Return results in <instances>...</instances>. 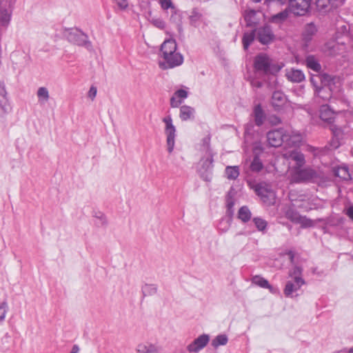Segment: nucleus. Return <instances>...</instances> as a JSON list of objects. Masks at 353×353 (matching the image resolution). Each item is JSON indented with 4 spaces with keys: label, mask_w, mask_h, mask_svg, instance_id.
I'll list each match as a JSON object with an SVG mask.
<instances>
[{
    "label": "nucleus",
    "mask_w": 353,
    "mask_h": 353,
    "mask_svg": "<svg viewBox=\"0 0 353 353\" xmlns=\"http://www.w3.org/2000/svg\"><path fill=\"white\" fill-rule=\"evenodd\" d=\"M254 68L256 74L267 75L277 73L281 68L273 64L267 54L261 53L254 58Z\"/></svg>",
    "instance_id": "nucleus-1"
},
{
    "label": "nucleus",
    "mask_w": 353,
    "mask_h": 353,
    "mask_svg": "<svg viewBox=\"0 0 353 353\" xmlns=\"http://www.w3.org/2000/svg\"><path fill=\"white\" fill-rule=\"evenodd\" d=\"M63 36L70 43L74 45L83 46L88 49L92 47L88 36L79 29H66L63 32Z\"/></svg>",
    "instance_id": "nucleus-2"
},
{
    "label": "nucleus",
    "mask_w": 353,
    "mask_h": 353,
    "mask_svg": "<svg viewBox=\"0 0 353 353\" xmlns=\"http://www.w3.org/2000/svg\"><path fill=\"white\" fill-rule=\"evenodd\" d=\"M253 189L264 203L269 205L274 203L275 194L269 184L259 183L254 185Z\"/></svg>",
    "instance_id": "nucleus-3"
},
{
    "label": "nucleus",
    "mask_w": 353,
    "mask_h": 353,
    "mask_svg": "<svg viewBox=\"0 0 353 353\" xmlns=\"http://www.w3.org/2000/svg\"><path fill=\"white\" fill-rule=\"evenodd\" d=\"M165 123V134L166 135V143L168 146V152L172 153L175 144L176 128L172 123V119L168 115L163 119Z\"/></svg>",
    "instance_id": "nucleus-4"
},
{
    "label": "nucleus",
    "mask_w": 353,
    "mask_h": 353,
    "mask_svg": "<svg viewBox=\"0 0 353 353\" xmlns=\"http://www.w3.org/2000/svg\"><path fill=\"white\" fill-rule=\"evenodd\" d=\"M319 80L321 84L327 88L332 97L340 92L341 83L339 79L324 73L321 74Z\"/></svg>",
    "instance_id": "nucleus-5"
},
{
    "label": "nucleus",
    "mask_w": 353,
    "mask_h": 353,
    "mask_svg": "<svg viewBox=\"0 0 353 353\" xmlns=\"http://www.w3.org/2000/svg\"><path fill=\"white\" fill-rule=\"evenodd\" d=\"M214 153H205L201 159V168L199 170L201 176L206 181L212 179V170L213 168Z\"/></svg>",
    "instance_id": "nucleus-6"
},
{
    "label": "nucleus",
    "mask_w": 353,
    "mask_h": 353,
    "mask_svg": "<svg viewBox=\"0 0 353 353\" xmlns=\"http://www.w3.org/2000/svg\"><path fill=\"white\" fill-rule=\"evenodd\" d=\"M319 178L317 172L311 168L297 169L292 175L296 183L313 182Z\"/></svg>",
    "instance_id": "nucleus-7"
},
{
    "label": "nucleus",
    "mask_w": 353,
    "mask_h": 353,
    "mask_svg": "<svg viewBox=\"0 0 353 353\" xmlns=\"http://www.w3.org/2000/svg\"><path fill=\"white\" fill-rule=\"evenodd\" d=\"M256 39L263 45H268L275 39L272 28L269 25H265L255 30Z\"/></svg>",
    "instance_id": "nucleus-8"
},
{
    "label": "nucleus",
    "mask_w": 353,
    "mask_h": 353,
    "mask_svg": "<svg viewBox=\"0 0 353 353\" xmlns=\"http://www.w3.org/2000/svg\"><path fill=\"white\" fill-rule=\"evenodd\" d=\"M266 138L270 147H280L283 143H285V129L279 128L270 130L267 133Z\"/></svg>",
    "instance_id": "nucleus-9"
},
{
    "label": "nucleus",
    "mask_w": 353,
    "mask_h": 353,
    "mask_svg": "<svg viewBox=\"0 0 353 353\" xmlns=\"http://www.w3.org/2000/svg\"><path fill=\"white\" fill-rule=\"evenodd\" d=\"M311 0H290L289 10L294 14L304 16L309 10Z\"/></svg>",
    "instance_id": "nucleus-10"
},
{
    "label": "nucleus",
    "mask_w": 353,
    "mask_h": 353,
    "mask_svg": "<svg viewBox=\"0 0 353 353\" xmlns=\"http://www.w3.org/2000/svg\"><path fill=\"white\" fill-rule=\"evenodd\" d=\"M209 341V335L203 334L195 339L191 343H190L187 346V350L189 352L198 353L208 345Z\"/></svg>",
    "instance_id": "nucleus-11"
},
{
    "label": "nucleus",
    "mask_w": 353,
    "mask_h": 353,
    "mask_svg": "<svg viewBox=\"0 0 353 353\" xmlns=\"http://www.w3.org/2000/svg\"><path fill=\"white\" fill-rule=\"evenodd\" d=\"M350 42L344 41V40H336L335 43H327V48L330 50V54L332 56H336L337 54H341L343 52H345L348 47L352 48L353 49V42L350 43Z\"/></svg>",
    "instance_id": "nucleus-12"
},
{
    "label": "nucleus",
    "mask_w": 353,
    "mask_h": 353,
    "mask_svg": "<svg viewBox=\"0 0 353 353\" xmlns=\"http://www.w3.org/2000/svg\"><path fill=\"white\" fill-rule=\"evenodd\" d=\"M165 60V63L162 67L163 69L173 68L174 67L181 65L183 62V57L180 52L174 50V52L171 53L170 55L163 56Z\"/></svg>",
    "instance_id": "nucleus-13"
},
{
    "label": "nucleus",
    "mask_w": 353,
    "mask_h": 353,
    "mask_svg": "<svg viewBox=\"0 0 353 353\" xmlns=\"http://www.w3.org/2000/svg\"><path fill=\"white\" fill-rule=\"evenodd\" d=\"M302 141V135L297 132H288L285 130V143L287 146L297 147Z\"/></svg>",
    "instance_id": "nucleus-14"
},
{
    "label": "nucleus",
    "mask_w": 353,
    "mask_h": 353,
    "mask_svg": "<svg viewBox=\"0 0 353 353\" xmlns=\"http://www.w3.org/2000/svg\"><path fill=\"white\" fill-rule=\"evenodd\" d=\"M319 117L323 121L332 124L334 121V112L327 105H323L320 108Z\"/></svg>",
    "instance_id": "nucleus-15"
},
{
    "label": "nucleus",
    "mask_w": 353,
    "mask_h": 353,
    "mask_svg": "<svg viewBox=\"0 0 353 353\" xmlns=\"http://www.w3.org/2000/svg\"><path fill=\"white\" fill-rule=\"evenodd\" d=\"M285 157L288 159L294 161L299 168L303 166L305 163L304 154L297 150L290 151L285 154Z\"/></svg>",
    "instance_id": "nucleus-16"
},
{
    "label": "nucleus",
    "mask_w": 353,
    "mask_h": 353,
    "mask_svg": "<svg viewBox=\"0 0 353 353\" xmlns=\"http://www.w3.org/2000/svg\"><path fill=\"white\" fill-rule=\"evenodd\" d=\"M176 43L174 39H170L165 40L161 46V52L163 56L170 55L171 53L176 50Z\"/></svg>",
    "instance_id": "nucleus-17"
},
{
    "label": "nucleus",
    "mask_w": 353,
    "mask_h": 353,
    "mask_svg": "<svg viewBox=\"0 0 353 353\" xmlns=\"http://www.w3.org/2000/svg\"><path fill=\"white\" fill-rule=\"evenodd\" d=\"M344 40L348 42L351 41V37L350 35V26L342 25L337 28L335 33V40Z\"/></svg>",
    "instance_id": "nucleus-18"
},
{
    "label": "nucleus",
    "mask_w": 353,
    "mask_h": 353,
    "mask_svg": "<svg viewBox=\"0 0 353 353\" xmlns=\"http://www.w3.org/2000/svg\"><path fill=\"white\" fill-rule=\"evenodd\" d=\"M252 116L256 125L259 127L263 124L265 119V114L261 104L254 106Z\"/></svg>",
    "instance_id": "nucleus-19"
},
{
    "label": "nucleus",
    "mask_w": 353,
    "mask_h": 353,
    "mask_svg": "<svg viewBox=\"0 0 353 353\" xmlns=\"http://www.w3.org/2000/svg\"><path fill=\"white\" fill-rule=\"evenodd\" d=\"M285 102L286 97L282 92L275 91L273 92L271 103L275 109H279L285 103Z\"/></svg>",
    "instance_id": "nucleus-20"
},
{
    "label": "nucleus",
    "mask_w": 353,
    "mask_h": 353,
    "mask_svg": "<svg viewBox=\"0 0 353 353\" xmlns=\"http://www.w3.org/2000/svg\"><path fill=\"white\" fill-rule=\"evenodd\" d=\"M137 353H159V347L150 343H139L136 347Z\"/></svg>",
    "instance_id": "nucleus-21"
},
{
    "label": "nucleus",
    "mask_w": 353,
    "mask_h": 353,
    "mask_svg": "<svg viewBox=\"0 0 353 353\" xmlns=\"http://www.w3.org/2000/svg\"><path fill=\"white\" fill-rule=\"evenodd\" d=\"M288 79L292 82L300 83L305 79V75L301 70L292 69L286 73Z\"/></svg>",
    "instance_id": "nucleus-22"
},
{
    "label": "nucleus",
    "mask_w": 353,
    "mask_h": 353,
    "mask_svg": "<svg viewBox=\"0 0 353 353\" xmlns=\"http://www.w3.org/2000/svg\"><path fill=\"white\" fill-rule=\"evenodd\" d=\"M333 173L334 176L343 179L349 180L350 179V174L349 172L348 168L346 166H338L333 168Z\"/></svg>",
    "instance_id": "nucleus-23"
},
{
    "label": "nucleus",
    "mask_w": 353,
    "mask_h": 353,
    "mask_svg": "<svg viewBox=\"0 0 353 353\" xmlns=\"http://www.w3.org/2000/svg\"><path fill=\"white\" fill-rule=\"evenodd\" d=\"M316 4L319 10L326 12L336 6V0H316Z\"/></svg>",
    "instance_id": "nucleus-24"
},
{
    "label": "nucleus",
    "mask_w": 353,
    "mask_h": 353,
    "mask_svg": "<svg viewBox=\"0 0 353 353\" xmlns=\"http://www.w3.org/2000/svg\"><path fill=\"white\" fill-rule=\"evenodd\" d=\"M252 217V212L246 205L241 207L238 211L237 218L243 223L248 222Z\"/></svg>",
    "instance_id": "nucleus-25"
},
{
    "label": "nucleus",
    "mask_w": 353,
    "mask_h": 353,
    "mask_svg": "<svg viewBox=\"0 0 353 353\" xmlns=\"http://www.w3.org/2000/svg\"><path fill=\"white\" fill-rule=\"evenodd\" d=\"M194 109L188 105H182L180 108V118L182 121H187L194 117Z\"/></svg>",
    "instance_id": "nucleus-26"
},
{
    "label": "nucleus",
    "mask_w": 353,
    "mask_h": 353,
    "mask_svg": "<svg viewBox=\"0 0 353 353\" xmlns=\"http://www.w3.org/2000/svg\"><path fill=\"white\" fill-rule=\"evenodd\" d=\"M37 96L38 98V102L41 105L46 103L50 99L49 91L46 87H40L37 90Z\"/></svg>",
    "instance_id": "nucleus-27"
},
{
    "label": "nucleus",
    "mask_w": 353,
    "mask_h": 353,
    "mask_svg": "<svg viewBox=\"0 0 353 353\" xmlns=\"http://www.w3.org/2000/svg\"><path fill=\"white\" fill-rule=\"evenodd\" d=\"M303 284H300L298 281H288L286 283L284 294L286 296H290L294 292H296Z\"/></svg>",
    "instance_id": "nucleus-28"
},
{
    "label": "nucleus",
    "mask_w": 353,
    "mask_h": 353,
    "mask_svg": "<svg viewBox=\"0 0 353 353\" xmlns=\"http://www.w3.org/2000/svg\"><path fill=\"white\" fill-rule=\"evenodd\" d=\"M291 219L296 223H300L303 228H309L314 225L312 220L300 214H295V216L292 217Z\"/></svg>",
    "instance_id": "nucleus-29"
},
{
    "label": "nucleus",
    "mask_w": 353,
    "mask_h": 353,
    "mask_svg": "<svg viewBox=\"0 0 353 353\" xmlns=\"http://www.w3.org/2000/svg\"><path fill=\"white\" fill-rule=\"evenodd\" d=\"M255 37H256L255 30L243 34L242 42L245 50L248 49L249 46L254 41Z\"/></svg>",
    "instance_id": "nucleus-30"
},
{
    "label": "nucleus",
    "mask_w": 353,
    "mask_h": 353,
    "mask_svg": "<svg viewBox=\"0 0 353 353\" xmlns=\"http://www.w3.org/2000/svg\"><path fill=\"white\" fill-rule=\"evenodd\" d=\"M306 65L308 68L319 72L321 70V65L314 56L310 55L305 60Z\"/></svg>",
    "instance_id": "nucleus-31"
},
{
    "label": "nucleus",
    "mask_w": 353,
    "mask_h": 353,
    "mask_svg": "<svg viewBox=\"0 0 353 353\" xmlns=\"http://www.w3.org/2000/svg\"><path fill=\"white\" fill-rule=\"evenodd\" d=\"M316 26L310 23L307 24L305 30L303 32V39L305 42H308L312 39V36L316 33Z\"/></svg>",
    "instance_id": "nucleus-32"
},
{
    "label": "nucleus",
    "mask_w": 353,
    "mask_h": 353,
    "mask_svg": "<svg viewBox=\"0 0 353 353\" xmlns=\"http://www.w3.org/2000/svg\"><path fill=\"white\" fill-rule=\"evenodd\" d=\"M302 268L299 266H295L292 270L290 272L289 276L292 277L294 281H298V283L305 284L304 279L301 277Z\"/></svg>",
    "instance_id": "nucleus-33"
},
{
    "label": "nucleus",
    "mask_w": 353,
    "mask_h": 353,
    "mask_svg": "<svg viewBox=\"0 0 353 353\" xmlns=\"http://www.w3.org/2000/svg\"><path fill=\"white\" fill-rule=\"evenodd\" d=\"M225 173L229 180H235L239 176V168L238 166H227Z\"/></svg>",
    "instance_id": "nucleus-34"
},
{
    "label": "nucleus",
    "mask_w": 353,
    "mask_h": 353,
    "mask_svg": "<svg viewBox=\"0 0 353 353\" xmlns=\"http://www.w3.org/2000/svg\"><path fill=\"white\" fill-rule=\"evenodd\" d=\"M330 91L327 88H325L322 84L320 83V87L315 91L316 94L323 101H329L332 96L329 92Z\"/></svg>",
    "instance_id": "nucleus-35"
},
{
    "label": "nucleus",
    "mask_w": 353,
    "mask_h": 353,
    "mask_svg": "<svg viewBox=\"0 0 353 353\" xmlns=\"http://www.w3.org/2000/svg\"><path fill=\"white\" fill-rule=\"evenodd\" d=\"M252 221L258 231L261 232L262 233H265L266 232L268 222L265 219L261 217H254L253 218Z\"/></svg>",
    "instance_id": "nucleus-36"
},
{
    "label": "nucleus",
    "mask_w": 353,
    "mask_h": 353,
    "mask_svg": "<svg viewBox=\"0 0 353 353\" xmlns=\"http://www.w3.org/2000/svg\"><path fill=\"white\" fill-rule=\"evenodd\" d=\"M252 283L263 288H266V289H269V290H272V286L269 283V282L268 281V280H266L265 279L261 277V276H254L253 278H252Z\"/></svg>",
    "instance_id": "nucleus-37"
},
{
    "label": "nucleus",
    "mask_w": 353,
    "mask_h": 353,
    "mask_svg": "<svg viewBox=\"0 0 353 353\" xmlns=\"http://www.w3.org/2000/svg\"><path fill=\"white\" fill-rule=\"evenodd\" d=\"M201 17L202 14L199 13L196 9H193L191 14L189 17L190 25L194 27H197L199 26V21L201 19Z\"/></svg>",
    "instance_id": "nucleus-38"
},
{
    "label": "nucleus",
    "mask_w": 353,
    "mask_h": 353,
    "mask_svg": "<svg viewBox=\"0 0 353 353\" xmlns=\"http://www.w3.org/2000/svg\"><path fill=\"white\" fill-rule=\"evenodd\" d=\"M141 290L144 296H152L157 293V287L154 284H145Z\"/></svg>",
    "instance_id": "nucleus-39"
},
{
    "label": "nucleus",
    "mask_w": 353,
    "mask_h": 353,
    "mask_svg": "<svg viewBox=\"0 0 353 353\" xmlns=\"http://www.w3.org/2000/svg\"><path fill=\"white\" fill-rule=\"evenodd\" d=\"M228 341V336L225 334H219L216 336L212 341V345L216 348L220 345H225Z\"/></svg>",
    "instance_id": "nucleus-40"
},
{
    "label": "nucleus",
    "mask_w": 353,
    "mask_h": 353,
    "mask_svg": "<svg viewBox=\"0 0 353 353\" xmlns=\"http://www.w3.org/2000/svg\"><path fill=\"white\" fill-rule=\"evenodd\" d=\"M11 18V12L8 9H0V23L3 26H7Z\"/></svg>",
    "instance_id": "nucleus-41"
},
{
    "label": "nucleus",
    "mask_w": 353,
    "mask_h": 353,
    "mask_svg": "<svg viewBox=\"0 0 353 353\" xmlns=\"http://www.w3.org/2000/svg\"><path fill=\"white\" fill-rule=\"evenodd\" d=\"M263 168V165L260 158L257 156H255L250 163V168L252 172H259Z\"/></svg>",
    "instance_id": "nucleus-42"
},
{
    "label": "nucleus",
    "mask_w": 353,
    "mask_h": 353,
    "mask_svg": "<svg viewBox=\"0 0 353 353\" xmlns=\"http://www.w3.org/2000/svg\"><path fill=\"white\" fill-rule=\"evenodd\" d=\"M226 216H228V218L226 219L225 228H221L222 232H226L229 230L232 222V218L234 212V208H230L229 207H226Z\"/></svg>",
    "instance_id": "nucleus-43"
},
{
    "label": "nucleus",
    "mask_w": 353,
    "mask_h": 353,
    "mask_svg": "<svg viewBox=\"0 0 353 353\" xmlns=\"http://www.w3.org/2000/svg\"><path fill=\"white\" fill-rule=\"evenodd\" d=\"M255 16L256 12L253 10H250L245 12L244 19L246 21L247 26H252L256 23Z\"/></svg>",
    "instance_id": "nucleus-44"
},
{
    "label": "nucleus",
    "mask_w": 353,
    "mask_h": 353,
    "mask_svg": "<svg viewBox=\"0 0 353 353\" xmlns=\"http://www.w3.org/2000/svg\"><path fill=\"white\" fill-rule=\"evenodd\" d=\"M6 94L7 92L4 84L1 81H0V107L4 112L6 111L5 108L6 102L7 101Z\"/></svg>",
    "instance_id": "nucleus-45"
},
{
    "label": "nucleus",
    "mask_w": 353,
    "mask_h": 353,
    "mask_svg": "<svg viewBox=\"0 0 353 353\" xmlns=\"http://www.w3.org/2000/svg\"><path fill=\"white\" fill-rule=\"evenodd\" d=\"M288 12L286 10L282 11L279 13H277L276 14L273 15L271 17V21L273 23H279L285 20L288 17Z\"/></svg>",
    "instance_id": "nucleus-46"
},
{
    "label": "nucleus",
    "mask_w": 353,
    "mask_h": 353,
    "mask_svg": "<svg viewBox=\"0 0 353 353\" xmlns=\"http://www.w3.org/2000/svg\"><path fill=\"white\" fill-rule=\"evenodd\" d=\"M211 137L208 134L202 139V148L205 153H213L210 147Z\"/></svg>",
    "instance_id": "nucleus-47"
},
{
    "label": "nucleus",
    "mask_w": 353,
    "mask_h": 353,
    "mask_svg": "<svg viewBox=\"0 0 353 353\" xmlns=\"http://www.w3.org/2000/svg\"><path fill=\"white\" fill-rule=\"evenodd\" d=\"M94 217L97 219L95 224L98 227L105 226L107 225L108 221H107V219H106L105 216L104 215V214H103L101 212L96 213Z\"/></svg>",
    "instance_id": "nucleus-48"
},
{
    "label": "nucleus",
    "mask_w": 353,
    "mask_h": 353,
    "mask_svg": "<svg viewBox=\"0 0 353 353\" xmlns=\"http://www.w3.org/2000/svg\"><path fill=\"white\" fill-rule=\"evenodd\" d=\"M8 310V303L6 301L0 303V323L5 320Z\"/></svg>",
    "instance_id": "nucleus-49"
},
{
    "label": "nucleus",
    "mask_w": 353,
    "mask_h": 353,
    "mask_svg": "<svg viewBox=\"0 0 353 353\" xmlns=\"http://www.w3.org/2000/svg\"><path fill=\"white\" fill-rule=\"evenodd\" d=\"M170 19L177 23L178 30L180 33L182 32L183 28L181 23L180 14H178L177 12L174 11V14L171 15Z\"/></svg>",
    "instance_id": "nucleus-50"
},
{
    "label": "nucleus",
    "mask_w": 353,
    "mask_h": 353,
    "mask_svg": "<svg viewBox=\"0 0 353 353\" xmlns=\"http://www.w3.org/2000/svg\"><path fill=\"white\" fill-rule=\"evenodd\" d=\"M225 201H226V207H229L230 208H234V199L230 192H228V194L226 195Z\"/></svg>",
    "instance_id": "nucleus-51"
},
{
    "label": "nucleus",
    "mask_w": 353,
    "mask_h": 353,
    "mask_svg": "<svg viewBox=\"0 0 353 353\" xmlns=\"http://www.w3.org/2000/svg\"><path fill=\"white\" fill-rule=\"evenodd\" d=\"M161 8L163 10H168V8H174L171 0H159Z\"/></svg>",
    "instance_id": "nucleus-52"
},
{
    "label": "nucleus",
    "mask_w": 353,
    "mask_h": 353,
    "mask_svg": "<svg viewBox=\"0 0 353 353\" xmlns=\"http://www.w3.org/2000/svg\"><path fill=\"white\" fill-rule=\"evenodd\" d=\"M174 95L175 97H176L178 99H186L188 97V92L185 90H183V89H180V90H176L174 93Z\"/></svg>",
    "instance_id": "nucleus-53"
},
{
    "label": "nucleus",
    "mask_w": 353,
    "mask_h": 353,
    "mask_svg": "<svg viewBox=\"0 0 353 353\" xmlns=\"http://www.w3.org/2000/svg\"><path fill=\"white\" fill-rule=\"evenodd\" d=\"M182 103V101L175 97L174 94L170 99V105L172 108H177Z\"/></svg>",
    "instance_id": "nucleus-54"
},
{
    "label": "nucleus",
    "mask_w": 353,
    "mask_h": 353,
    "mask_svg": "<svg viewBox=\"0 0 353 353\" xmlns=\"http://www.w3.org/2000/svg\"><path fill=\"white\" fill-rule=\"evenodd\" d=\"M117 6L122 10H125L128 7V0H114Z\"/></svg>",
    "instance_id": "nucleus-55"
},
{
    "label": "nucleus",
    "mask_w": 353,
    "mask_h": 353,
    "mask_svg": "<svg viewBox=\"0 0 353 353\" xmlns=\"http://www.w3.org/2000/svg\"><path fill=\"white\" fill-rule=\"evenodd\" d=\"M320 76H321V74L313 76L311 77V79H310L312 84L315 88V91L320 87V83L319 84V83H318L319 81H320V80H319Z\"/></svg>",
    "instance_id": "nucleus-56"
},
{
    "label": "nucleus",
    "mask_w": 353,
    "mask_h": 353,
    "mask_svg": "<svg viewBox=\"0 0 353 353\" xmlns=\"http://www.w3.org/2000/svg\"><path fill=\"white\" fill-rule=\"evenodd\" d=\"M344 213L347 215L349 219L353 222V204L344 210Z\"/></svg>",
    "instance_id": "nucleus-57"
},
{
    "label": "nucleus",
    "mask_w": 353,
    "mask_h": 353,
    "mask_svg": "<svg viewBox=\"0 0 353 353\" xmlns=\"http://www.w3.org/2000/svg\"><path fill=\"white\" fill-rule=\"evenodd\" d=\"M330 129L332 131L333 134L335 137H338V136L341 135L342 133L341 129L340 128L336 127L335 125H332L330 126Z\"/></svg>",
    "instance_id": "nucleus-58"
},
{
    "label": "nucleus",
    "mask_w": 353,
    "mask_h": 353,
    "mask_svg": "<svg viewBox=\"0 0 353 353\" xmlns=\"http://www.w3.org/2000/svg\"><path fill=\"white\" fill-rule=\"evenodd\" d=\"M97 88L94 86H92L90 88V90L88 92V97L92 99L93 100L96 95H97Z\"/></svg>",
    "instance_id": "nucleus-59"
},
{
    "label": "nucleus",
    "mask_w": 353,
    "mask_h": 353,
    "mask_svg": "<svg viewBox=\"0 0 353 353\" xmlns=\"http://www.w3.org/2000/svg\"><path fill=\"white\" fill-rule=\"evenodd\" d=\"M270 122L272 125H277L281 123V120L279 117L276 116H272L270 117Z\"/></svg>",
    "instance_id": "nucleus-60"
},
{
    "label": "nucleus",
    "mask_w": 353,
    "mask_h": 353,
    "mask_svg": "<svg viewBox=\"0 0 353 353\" xmlns=\"http://www.w3.org/2000/svg\"><path fill=\"white\" fill-rule=\"evenodd\" d=\"M154 24L157 27H158L159 28H161V29L163 28L164 26H165L164 22L162 20H161V19H156V20H154Z\"/></svg>",
    "instance_id": "nucleus-61"
},
{
    "label": "nucleus",
    "mask_w": 353,
    "mask_h": 353,
    "mask_svg": "<svg viewBox=\"0 0 353 353\" xmlns=\"http://www.w3.org/2000/svg\"><path fill=\"white\" fill-rule=\"evenodd\" d=\"M286 254L289 256L290 263H293L294 261V253L293 251L289 250L286 252Z\"/></svg>",
    "instance_id": "nucleus-62"
},
{
    "label": "nucleus",
    "mask_w": 353,
    "mask_h": 353,
    "mask_svg": "<svg viewBox=\"0 0 353 353\" xmlns=\"http://www.w3.org/2000/svg\"><path fill=\"white\" fill-rule=\"evenodd\" d=\"M226 225V219H222L219 224V230L221 231V228H225Z\"/></svg>",
    "instance_id": "nucleus-63"
},
{
    "label": "nucleus",
    "mask_w": 353,
    "mask_h": 353,
    "mask_svg": "<svg viewBox=\"0 0 353 353\" xmlns=\"http://www.w3.org/2000/svg\"><path fill=\"white\" fill-rule=\"evenodd\" d=\"M251 83L253 87H256L258 88L262 87V83L259 81L254 80L251 82Z\"/></svg>",
    "instance_id": "nucleus-64"
}]
</instances>
